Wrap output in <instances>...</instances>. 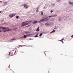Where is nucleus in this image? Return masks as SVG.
<instances>
[{
  "mask_svg": "<svg viewBox=\"0 0 73 73\" xmlns=\"http://www.w3.org/2000/svg\"><path fill=\"white\" fill-rule=\"evenodd\" d=\"M31 23V21H27L25 22H23L22 23V26H25V25H29L30 23Z\"/></svg>",
  "mask_w": 73,
  "mask_h": 73,
  "instance_id": "f03ea898",
  "label": "nucleus"
},
{
  "mask_svg": "<svg viewBox=\"0 0 73 73\" xmlns=\"http://www.w3.org/2000/svg\"><path fill=\"white\" fill-rule=\"evenodd\" d=\"M9 16L10 17H13L12 16V14H11L10 15H9Z\"/></svg>",
  "mask_w": 73,
  "mask_h": 73,
  "instance_id": "f8f14e48",
  "label": "nucleus"
},
{
  "mask_svg": "<svg viewBox=\"0 0 73 73\" xmlns=\"http://www.w3.org/2000/svg\"><path fill=\"white\" fill-rule=\"evenodd\" d=\"M31 35L30 34H29V35H27V36H28V37H30V36H31Z\"/></svg>",
  "mask_w": 73,
  "mask_h": 73,
  "instance_id": "6ab92c4d",
  "label": "nucleus"
},
{
  "mask_svg": "<svg viewBox=\"0 0 73 73\" xmlns=\"http://www.w3.org/2000/svg\"><path fill=\"white\" fill-rule=\"evenodd\" d=\"M71 37H73V35L71 36Z\"/></svg>",
  "mask_w": 73,
  "mask_h": 73,
  "instance_id": "c9c22d12",
  "label": "nucleus"
},
{
  "mask_svg": "<svg viewBox=\"0 0 73 73\" xmlns=\"http://www.w3.org/2000/svg\"><path fill=\"white\" fill-rule=\"evenodd\" d=\"M50 12H51V13H52V12H53V11H51Z\"/></svg>",
  "mask_w": 73,
  "mask_h": 73,
  "instance_id": "cd10ccee",
  "label": "nucleus"
},
{
  "mask_svg": "<svg viewBox=\"0 0 73 73\" xmlns=\"http://www.w3.org/2000/svg\"><path fill=\"white\" fill-rule=\"evenodd\" d=\"M40 29H39V27H38L37 29H36V31H39Z\"/></svg>",
  "mask_w": 73,
  "mask_h": 73,
  "instance_id": "ddd939ff",
  "label": "nucleus"
},
{
  "mask_svg": "<svg viewBox=\"0 0 73 73\" xmlns=\"http://www.w3.org/2000/svg\"><path fill=\"white\" fill-rule=\"evenodd\" d=\"M0 3H2V1H0Z\"/></svg>",
  "mask_w": 73,
  "mask_h": 73,
  "instance_id": "f704fd0d",
  "label": "nucleus"
},
{
  "mask_svg": "<svg viewBox=\"0 0 73 73\" xmlns=\"http://www.w3.org/2000/svg\"><path fill=\"white\" fill-rule=\"evenodd\" d=\"M52 5H53V6H54V5H55V4H53Z\"/></svg>",
  "mask_w": 73,
  "mask_h": 73,
  "instance_id": "bb28decb",
  "label": "nucleus"
},
{
  "mask_svg": "<svg viewBox=\"0 0 73 73\" xmlns=\"http://www.w3.org/2000/svg\"><path fill=\"white\" fill-rule=\"evenodd\" d=\"M10 52H9V54H10Z\"/></svg>",
  "mask_w": 73,
  "mask_h": 73,
  "instance_id": "a19ab883",
  "label": "nucleus"
},
{
  "mask_svg": "<svg viewBox=\"0 0 73 73\" xmlns=\"http://www.w3.org/2000/svg\"><path fill=\"white\" fill-rule=\"evenodd\" d=\"M21 38H24V36H22V37H21Z\"/></svg>",
  "mask_w": 73,
  "mask_h": 73,
  "instance_id": "473e14b6",
  "label": "nucleus"
},
{
  "mask_svg": "<svg viewBox=\"0 0 73 73\" xmlns=\"http://www.w3.org/2000/svg\"><path fill=\"white\" fill-rule=\"evenodd\" d=\"M19 46H25V45H23V46L19 45Z\"/></svg>",
  "mask_w": 73,
  "mask_h": 73,
  "instance_id": "393cba45",
  "label": "nucleus"
},
{
  "mask_svg": "<svg viewBox=\"0 0 73 73\" xmlns=\"http://www.w3.org/2000/svg\"><path fill=\"white\" fill-rule=\"evenodd\" d=\"M57 16V14H54L52 16V17H56Z\"/></svg>",
  "mask_w": 73,
  "mask_h": 73,
  "instance_id": "9d476101",
  "label": "nucleus"
},
{
  "mask_svg": "<svg viewBox=\"0 0 73 73\" xmlns=\"http://www.w3.org/2000/svg\"><path fill=\"white\" fill-rule=\"evenodd\" d=\"M56 2H57V1H58V2L60 1V0H56Z\"/></svg>",
  "mask_w": 73,
  "mask_h": 73,
  "instance_id": "a878e982",
  "label": "nucleus"
},
{
  "mask_svg": "<svg viewBox=\"0 0 73 73\" xmlns=\"http://www.w3.org/2000/svg\"><path fill=\"white\" fill-rule=\"evenodd\" d=\"M38 35V34H37L35 36V37H38V35Z\"/></svg>",
  "mask_w": 73,
  "mask_h": 73,
  "instance_id": "f3484780",
  "label": "nucleus"
},
{
  "mask_svg": "<svg viewBox=\"0 0 73 73\" xmlns=\"http://www.w3.org/2000/svg\"><path fill=\"white\" fill-rule=\"evenodd\" d=\"M16 15V14H12V16L13 17V16H15Z\"/></svg>",
  "mask_w": 73,
  "mask_h": 73,
  "instance_id": "4468645a",
  "label": "nucleus"
},
{
  "mask_svg": "<svg viewBox=\"0 0 73 73\" xmlns=\"http://www.w3.org/2000/svg\"><path fill=\"white\" fill-rule=\"evenodd\" d=\"M52 17V16H50L49 17H48L50 18V17Z\"/></svg>",
  "mask_w": 73,
  "mask_h": 73,
  "instance_id": "c756f323",
  "label": "nucleus"
},
{
  "mask_svg": "<svg viewBox=\"0 0 73 73\" xmlns=\"http://www.w3.org/2000/svg\"><path fill=\"white\" fill-rule=\"evenodd\" d=\"M64 40V38H62V39L61 40V41H63Z\"/></svg>",
  "mask_w": 73,
  "mask_h": 73,
  "instance_id": "aec40b11",
  "label": "nucleus"
},
{
  "mask_svg": "<svg viewBox=\"0 0 73 73\" xmlns=\"http://www.w3.org/2000/svg\"><path fill=\"white\" fill-rule=\"evenodd\" d=\"M16 40V39H12L11 40Z\"/></svg>",
  "mask_w": 73,
  "mask_h": 73,
  "instance_id": "5701e85b",
  "label": "nucleus"
},
{
  "mask_svg": "<svg viewBox=\"0 0 73 73\" xmlns=\"http://www.w3.org/2000/svg\"><path fill=\"white\" fill-rule=\"evenodd\" d=\"M55 30H53L52 31L50 32V33H54V32H55Z\"/></svg>",
  "mask_w": 73,
  "mask_h": 73,
  "instance_id": "9b49d317",
  "label": "nucleus"
},
{
  "mask_svg": "<svg viewBox=\"0 0 73 73\" xmlns=\"http://www.w3.org/2000/svg\"><path fill=\"white\" fill-rule=\"evenodd\" d=\"M30 25H28V26H27L26 27H29Z\"/></svg>",
  "mask_w": 73,
  "mask_h": 73,
  "instance_id": "e433bc0d",
  "label": "nucleus"
},
{
  "mask_svg": "<svg viewBox=\"0 0 73 73\" xmlns=\"http://www.w3.org/2000/svg\"><path fill=\"white\" fill-rule=\"evenodd\" d=\"M42 33H41L40 35H39V36H40V37H41V36H42Z\"/></svg>",
  "mask_w": 73,
  "mask_h": 73,
  "instance_id": "a211bd4d",
  "label": "nucleus"
},
{
  "mask_svg": "<svg viewBox=\"0 0 73 73\" xmlns=\"http://www.w3.org/2000/svg\"><path fill=\"white\" fill-rule=\"evenodd\" d=\"M36 12H38V9H37L36 11Z\"/></svg>",
  "mask_w": 73,
  "mask_h": 73,
  "instance_id": "412c9836",
  "label": "nucleus"
},
{
  "mask_svg": "<svg viewBox=\"0 0 73 73\" xmlns=\"http://www.w3.org/2000/svg\"><path fill=\"white\" fill-rule=\"evenodd\" d=\"M69 3L70 4L72 5L73 6V2H69Z\"/></svg>",
  "mask_w": 73,
  "mask_h": 73,
  "instance_id": "0eeeda50",
  "label": "nucleus"
},
{
  "mask_svg": "<svg viewBox=\"0 0 73 73\" xmlns=\"http://www.w3.org/2000/svg\"><path fill=\"white\" fill-rule=\"evenodd\" d=\"M23 6L25 9H28V8H29V6L27 5V4H24L23 5Z\"/></svg>",
  "mask_w": 73,
  "mask_h": 73,
  "instance_id": "7ed1b4c3",
  "label": "nucleus"
},
{
  "mask_svg": "<svg viewBox=\"0 0 73 73\" xmlns=\"http://www.w3.org/2000/svg\"><path fill=\"white\" fill-rule=\"evenodd\" d=\"M45 7H43V9H45Z\"/></svg>",
  "mask_w": 73,
  "mask_h": 73,
  "instance_id": "72a5a7b5",
  "label": "nucleus"
},
{
  "mask_svg": "<svg viewBox=\"0 0 73 73\" xmlns=\"http://www.w3.org/2000/svg\"><path fill=\"white\" fill-rule=\"evenodd\" d=\"M7 2H5L4 3V4L3 5H4H4H7Z\"/></svg>",
  "mask_w": 73,
  "mask_h": 73,
  "instance_id": "1a4fd4ad",
  "label": "nucleus"
},
{
  "mask_svg": "<svg viewBox=\"0 0 73 73\" xmlns=\"http://www.w3.org/2000/svg\"><path fill=\"white\" fill-rule=\"evenodd\" d=\"M44 19H42V20H40L38 22L39 23H42V22H44Z\"/></svg>",
  "mask_w": 73,
  "mask_h": 73,
  "instance_id": "39448f33",
  "label": "nucleus"
},
{
  "mask_svg": "<svg viewBox=\"0 0 73 73\" xmlns=\"http://www.w3.org/2000/svg\"><path fill=\"white\" fill-rule=\"evenodd\" d=\"M38 21H35L34 22H33V23L34 24H36V23H37Z\"/></svg>",
  "mask_w": 73,
  "mask_h": 73,
  "instance_id": "423d86ee",
  "label": "nucleus"
},
{
  "mask_svg": "<svg viewBox=\"0 0 73 73\" xmlns=\"http://www.w3.org/2000/svg\"><path fill=\"white\" fill-rule=\"evenodd\" d=\"M30 40H32V39H31V38H30L29 39Z\"/></svg>",
  "mask_w": 73,
  "mask_h": 73,
  "instance_id": "2f4dec72",
  "label": "nucleus"
},
{
  "mask_svg": "<svg viewBox=\"0 0 73 73\" xmlns=\"http://www.w3.org/2000/svg\"><path fill=\"white\" fill-rule=\"evenodd\" d=\"M62 41V44H63V43H64V42H63V41Z\"/></svg>",
  "mask_w": 73,
  "mask_h": 73,
  "instance_id": "7c9ffc66",
  "label": "nucleus"
},
{
  "mask_svg": "<svg viewBox=\"0 0 73 73\" xmlns=\"http://www.w3.org/2000/svg\"><path fill=\"white\" fill-rule=\"evenodd\" d=\"M45 25L47 27H49V26H50V23L48 22L45 23Z\"/></svg>",
  "mask_w": 73,
  "mask_h": 73,
  "instance_id": "20e7f679",
  "label": "nucleus"
},
{
  "mask_svg": "<svg viewBox=\"0 0 73 73\" xmlns=\"http://www.w3.org/2000/svg\"><path fill=\"white\" fill-rule=\"evenodd\" d=\"M40 13H41V15H44V13H43V12H42L41 11L40 12Z\"/></svg>",
  "mask_w": 73,
  "mask_h": 73,
  "instance_id": "dca6fc26",
  "label": "nucleus"
},
{
  "mask_svg": "<svg viewBox=\"0 0 73 73\" xmlns=\"http://www.w3.org/2000/svg\"><path fill=\"white\" fill-rule=\"evenodd\" d=\"M16 51H15V53H16Z\"/></svg>",
  "mask_w": 73,
  "mask_h": 73,
  "instance_id": "58836bf2",
  "label": "nucleus"
},
{
  "mask_svg": "<svg viewBox=\"0 0 73 73\" xmlns=\"http://www.w3.org/2000/svg\"><path fill=\"white\" fill-rule=\"evenodd\" d=\"M24 37L25 38H26V37H27V36H26V35H24Z\"/></svg>",
  "mask_w": 73,
  "mask_h": 73,
  "instance_id": "4be33fe9",
  "label": "nucleus"
},
{
  "mask_svg": "<svg viewBox=\"0 0 73 73\" xmlns=\"http://www.w3.org/2000/svg\"><path fill=\"white\" fill-rule=\"evenodd\" d=\"M1 29L2 30H4L3 31V32H7V31H11V29H9L8 27H0V32H1Z\"/></svg>",
  "mask_w": 73,
  "mask_h": 73,
  "instance_id": "f257e3e1",
  "label": "nucleus"
},
{
  "mask_svg": "<svg viewBox=\"0 0 73 73\" xmlns=\"http://www.w3.org/2000/svg\"><path fill=\"white\" fill-rule=\"evenodd\" d=\"M58 40L59 41H61V40Z\"/></svg>",
  "mask_w": 73,
  "mask_h": 73,
  "instance_id": "ea45409f",
  "label": "nucleus"
},
{
  "mask_svg": "<svg viewBox=\"0 0 73 73\" xmlns=\"http://www.w3.org/2000/svg\"><path fill=\"white\" fill-rule=\"evenodd\" d=\"M43 19H44V21H48V19H47L46 18H44Z\"/></svg>",
  "mask_w": 73,
  "mask_h": 73,
  "instance_id": "6e6552de",
  "label": "nucleus"
},
{
  "mask_svg": "<svg viewBox=\"0 0 73 73\" xmlns=\"http://www.w3.org/2000/svg\"><path fill=\"white\" fill-rule=\"evenodd\" d=\"M50 20H52V21H53V19H50Z\"/></svg>",
  "mask_w": 73,
  "mask_h": 73,
  "instance_id": "c85d7f7f",
  "label": "nucleus"
},
{
  "mask_svg": "<svg viewBox=\"0 0 73 73\" xmlns=\"http://www.w3.org/2000/svg\"><path fill=\"white\" fill-rule=\"evenodd\" d=\"M19 17V16H17L16 17V18L17 19H18Z\"/></svg>",
  "mask_w": 73,
  "mask_h": 73,
  "instance_id": "b1692460",
  "label": "nucleus"
},
{
  "mask_svg": "<svg viewBox=\"0 0 73 73\" xmlns=\"http://www.w3.org/2000/svg\"><path fill=\"white\" fill-rule=\"evenodd\" d=\"M1 11H0V13H1Z\"/></svg>",
  "mask_w": 73,
  "mask_h": 73,
  "instance_id": "4c0bfd02",
  "label": "nucleus"
},
{
  "mask_svg": "<svg viewBox=\"0 0 73 73\" xmlns=\"http://www.w3.org/2000/svg\"><path fill=\"white\" fill-rule=\"evenodd\" d=\"M26 34H29V32H27L25 33Z\"/></svg>",
  "mask_w": 73,
  "mask_h": 73,
  "instance_id": "2eb2a0df",
  "label": "nucleus"
}]
</instances>
